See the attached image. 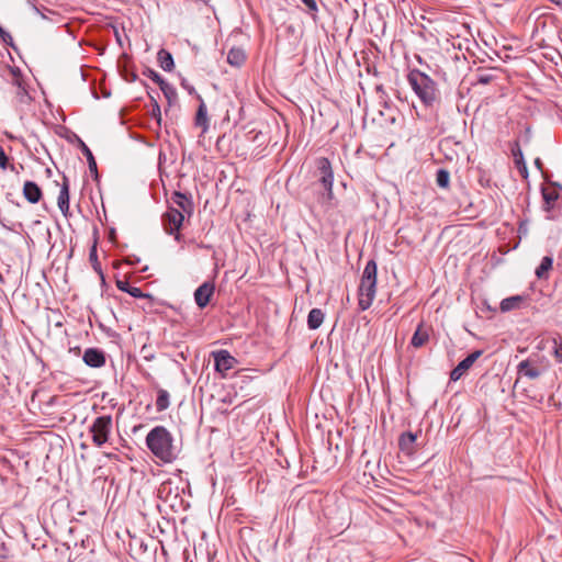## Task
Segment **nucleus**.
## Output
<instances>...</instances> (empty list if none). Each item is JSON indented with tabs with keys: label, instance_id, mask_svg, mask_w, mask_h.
<instances>
[{
	"label": "nucleus",
	"instance_id": "nucleus-1",
	"mask_svg": "<svg viewBox=\"0 0 562 562\" xmlns=\"http://www.w3.org/2000/svg\"><path fill=\"white\" fill-rule=\"evenodd\" d=\"M146 446L164 463H172L180 452L172 434L165 426H155L147 434Z\"/></svg>",
	"mask_w": 562,
	"mask_h": 562
},
{
	"label": "nucleus",
	"instance_id": "nucleus-2",
	"mask_svg": "<svg viewBox=\"0 0 562 562\" xmlns=\"http://www.w3.org/2000/svg\"><path fill=\"white\" fill-rule=\"evenodd\" d=\"M314 166V177L317 178V180L311 186V189L315 192V196L311 203L328 206L334 199V172L331 164L328 158L318 157L315 159Z\"/></svg>",
	"mask_w": 562,
	"mask_h": 562
},
{
	"label": "nucleus",
	"instance_id": "nucleus-3",
	"mask_svg": "<svg viewBox=\"0 0 562 562\" xmlns=\"http://www.w3.org/2000/svg\"><path fill=\"white\" fill-rule=\"evenodd\" d=\"M407 81L422 103L432 108L439 101L437 83L427 74L412 69L407 75Z\"/></svg>",
	"mask_w": 562,
	"mask_h": 562
},
{
	"label": "nucleus",
	"instance_id": "nucleus-4",
	"mask_svg": "<svg viewBox=\"0 0 562 562\" xmlns=\"http://www.w3.org/2000/svg\"><path fill=\"white\" fill-rule=\"evenodd\" d=\"M376 274V262L373 259H371L366 263L358 290V305L361 311H367L372 305V302L375 296Z\"/></svg>",
	"mask_w": 562,
	"mask_h": 562
},
{
	"label": "nucleus",
	"instance_id": "nucleus-5",
	"mask_svg": "<svg viewBox=\"0 0 562 562\" xmlns=\"http://www.w3.org/2000/svg\"><path fill=\"white\" fill-rule=\"evenodd\" d=\"M541 389H508L510 395L515 401L521 403L529 398L535 405L541 404L544 398L543 393H539ZM547 391H549L547 389ZM548 406H553L562 409V389H555V392H546Z\"/></svg>",
	"mask_w": 562,
	"mask_h": 562
},
{
	"label": "nucleus",
	"instance_id": "nucleus-6",
	"mask_svg": "<svg viewBox=\"0 0 562 562\" xmlns=\"http://www.w3.org/2000/svg\"><path fill=\"white\" fill-rule=\"evenodd\" d=\"M201 402L209 404L216 412L225 414L237 397L235 389H199Z\"/></svg>",
	"mask_w": 562,
	"mask_h": 562
},
{
	"label": "nucleus",
	"instance_id": "nucleus-7",
	"mask_svg": "<svg viewBox=\"0 0 562 562\" xmlns=\"http://www.w3.org/2000/svg\"><path fill=\"white\" fill-rule=\"evenodd\" d=\"M50 389H34L31 395V404L43 414L53 415L55 407H66L67 400L63 395L50 394Z\"/></svg>",
	"mask_w": 562,
	"mask_h": 562
},
{
	"label": "nucleus",
	"instance_id": "nucleus-8",
	"mask_svg": "<svg viewBox=\"0 0 562 562\" xmlns=\"http://www.w3.org/2000/svg\"><path fill=\"white\" fill-rule=\"evenodd\" d=\"M183 221V213L175 206H169L161 216V225L165 233L173 236L177 241H181L183 238L182 234L180 233Z\"/></svg>",
	"mask_w": 562,
	"mask_h": 562
},
{
	"label": "nucleus",
	"instance_id": "nucleus-9",
	"mask_svg": "<svg viewBox=\"0 0 562 562\" xmlns=\"http://www.w3.org/2000/svg\"><path fill=\"white\" fill-rule=\"evenodd\" d=\"M89 431L92 435L94 446L102 447L109 441L112 431V417L110 415L97 417L89 427Z\"/></svg>",
	"mask_w": 562,
	"mask_h": 562
},
{
	"label": "nucleus",
	"instance_id": "nucleus-10",
	"mask_svg": "<svg viewBox=\"0 0 562 562\" xmlns=\"http://www.w3.org/2000/svg\"><path fill=\"white\" fill-rule=\"evenodd\" d=\"M562 193V186L549 181L547 186L541 187L543 200L542 210L547 213V220H554L553 210Z\"/></svg>",
	"mask_w": 562,
	"mask_h": 562
},
{
	"label": "nucleus",
	"instance_id": "nucleus-11",
	"mask_svg": "<svg viewBox=\"0 0 562 562\" xmlns=\"http://www.w3.org/2000/svg\"><path fill=\"white\" fill-rule=\"evenodd\" d=\"M210 357L214 360L215 371L223 378L228 376L232 370L235 372L238 361L229 351L225 349L214 350L210 353Z\"/></svg>",
	"mask_w": 562,
	"mask_h": 562
},
{
	"label": "nucleus",
	"instance_id": "nucleus-12",
	"mask_svg": "<svg viewBox=\"0 0 562 562\" xmlns=\"http://www.w3.org/2000/svg\"><path fill=\"white\" fill-rule=\"evenodd\" d=\"M422 434V430L417 432L405 431L398 437V449L406 456H413L416 452V440Z\"/></svg>",
	"mask_w": 562,
	"mask_h": 562
},
{
	"label": "nucleus",
	"instance_id": "nucleus-13",
	"mask_svg": "<svg viewBox=\"0 0 562 562\" xmlns=\"http://www.w3.org/2000/svg\"><path fill=\"white\" fill-rule=\"evenodd\" d=\"M482 355L481 350H475L468 355L463 360L459 362V364L451 371L450 380L456 382L458 381L480 358Z\"/></svg>",
	"mask_w": 562,
	"mask_h": 562
},
{
	"label": "nucleus",
	"instance_id": "nucleus-14",
	"mask_svg": "<svg viewBox=\"0 0 562 562\" xmlns=\"http://www.w3.org/2000/svg\"><path fill=\"white\" fill-rule=\"evenodd\" d=\"M215 291V285L212 282H203L194 291V301L200 308H204L211 301Z\"/></svg>",
	"mask_w": 562,
	"mask_h": 562
},
{
	"label": "nucleus",
	"instance_id": "nucleus-15",
	"mask_svg": "<svg viewBox=\"0 0 562 562\" xmlns=\"http://www.w3.org/2000/svg\"><path fill=\"white\" fill-rule=\"evenodd\" d=\"M82 360L91 368H101L105 364V352L99 348H88L83 352Z\"/></svg>",
	"mask_w": 562,
	"mask_h": 562
},
{
	"label": "nucleus",
	"instance_id": "nucleus-16",
	"mask_svg": "<svg viewBox=\"0 0 562 562\" xmlns=\"http://www.w3.org/2000/svg\"><path fill=\"white\" fill-rule=\"evenodd\" d=\"M171 201L177 205L183 215L188 214L189 216L193 213V201L190 195H187L180 191H175L171 196Z\"/></svg>",
	"mask_w": 562,
	"mask_h": 562
},
{
	"label": "nucleus",
	"instance_id": "nucleus-17",
	"mask_svg": "<svg viewBox=\"0 0 562 562\" xmlns=\"http://www.w3.org/2000/svg\"><path fill=\"white\" fill-rule=\"evenodd\" d=\"M23 196L32 204L38 203L43 196L42 189L34 181H25L23 186Z\"/></svg>",
	"mask_w": 562,
	"mask_h": 562
},
{
	"label": "nucleus",
	"instance_id": "nucleus-18",
	"mask_svg": "<svg viewBox=\"0 0 562 562\" xmlns=\"http://www.w3.org/2000/svg\"><path fill=\"white\" fill-rule=\"evenodd\" d=\"M57 205L60 210V212L64 214L65 217H68L69 215V183L68 179L64 177V182L61 184L58 199H57Z\"/></svg>",
	"mask_w": 562,
	"mask_h": 562
},
{
	"label": "nucleus",
	"instance_id": "nucleus-19",
	"mask_svg": "<svg viewBox=\"0 0 562 562\" xmlns=\"http://www.w3.org/2000/svg\"><path fill=\"white\" fill-rule=\"evenodd\" d=\"M429 331L430 328L426 326L424 323H420L412 337V346H414L415 348L423 347L429 339Z\"/></svg>",
	"mask_w": 562,
	"mask_h": 562
},
{
	"label": "nucleus",
	"instance_id": "nucleus-20",
	"mask_svg": "<svg viewBox=\"0 0 562 562\" xmlns=\"http://www.w3.org/2000/svg\"><path fill=\"white\" fill-rule=\"evenodd\" d=\"M196 98L200 100V104L195 114V125L202 127L203 132H206L209 130L206 104L204 103L200 94H196Z\"/></svg>",
	"mask_w": 562,
	"mask_h": 562
},
{
	"label": "nucleus",
	"instance_id": "nucleus-21",
	"mask_svg": "<svg viewBox=\"0 0 562 562\" xmlns=\"http://www.w3.org/2000/svg\"><path fill=\"white\" fill-rule=\"evenodd\" d=\"M512 153L514 156V161L516 165V168L518 169L521 177L527 178L528 177V168L524 158V154L518 145V143H515V146L512 148Z\"/></svg>",
	"mask_w": 562,
	"mask_h": 562
},
{
	"label": "nucleus",
	"instance_id": "nucleus-22",
	"mask_svg": "<svg viewBox=\"0 0 562 562\" xmlns=\"http://www.w3.org/2000/svg\"><path fill=\"white\" fill-rule=\"evenodd\" d=\"M78 144H79V148L81 150V153L83 154V156L86 157L87 161H88V168L90 170L91 173L94 175L95 179L98 178V167H97V161H95V158L92 154V151L90 150V148L86 145V143L78 138Z\"/></svg>",
	"mask_w": 562,
	"mask_h": 562
},
{
	"label": "nucleus",
	"instance_id": "nucleus-23",
	"mask_svg": "<svg viewBox=\"0 0 562 562\" xmlns=\"http://www.w3.org/2000/svg\"><path fill=\"white\" fill-rule=\"evenodd\" d=\"M246 60V54L243 48L233 47L227 53V63L234 67H240Z\"/></svg>",
	"mask_w": 562,
	"mask_h": 562
},
{
	"label": "nucleus",
	"instance_id": "nucleus-24",
	"mask_svg": "<svg viewBox=\"0 0 562 562\" xmlns=\"http://www.w3.org/2000/svg\"><path fill=\"white\" fill-rule=\"evenodd\" d=\"M324 312L321 308H312L307 316V327L312 330L317 329L324 322Z\"/></svg>",
	"mask_w": 562,
	"mask_h": 562
},
{
	"label": "nucleus",
	"instance_id": "nucleus-25",
	"mask_svg": "<svg viewBox=\"0 0 562 562\" xmlns=\"http://www.w3.org/2000/svg\"><path fill=\"white\" fill-rule=\"evenodd\" d=\"M553 258L551 256H544L541 259L540 265L536 269V276L538 279H548V273L552 269Z\"/></svg>",
	"mask_w": 562,
	"mask_h": 562
},
{
	"label": "nucleus",
	"instance_id": "nucleus-26",
	"mask_svg": "<svg viewBox=\"0 0 562 562\" xmlns=\"http://www.w3.org/2000/svg\"><path fill=\"white\" fill-rule=\"evenodd\" d=\"M522 301L524 297L520 295L509 296L501 302L499 308L502 312H509L519 308Z\"/></svg>",
	"mask_w": 562,
	"mask_h": 562
},
{
	"label": "nucleus",
	"instance_id": "nucleus-27",
	"mask_svg": "<svg viewBox=\"0 0 562 562\" xmlns=\"http://www.w3.org/2000/svg\"><path fill=\"white\" fill-rule=\"evenodd\" d=\"M158 63H159V66L165 71H170L173 68V66H175V61H173L172 55L168 50H166V49H160L158 52Z\"/></svg>",
	"mask_w": 562,
	"mask_h": 562
},
{
	"label": "nucleus",
	"instance_id": "nucleus-28",
	"mask_svg": "<svg viewBox=\"0 0 562 562\" xmlns=\"http://www.w3.org/2000/svg\"><path fill=\"white\" fill-rule=\"evenodd\" d=\"M518 373L519 375L535 379L539 376L540 371L538 370V368L531 366L528 361H521L518 366Z\"/></svg>",
	"mask_w": 562,
	"mask_h": 562
},
{
	"label": "nucleus",
	"instance_id": "nucleus-29",
	"mask_svg": "<svg viewBox=\"0 0 562 562\" xmlns=\"http://www.w3.org/2000/svg\"><path fill=\"white\" fill-rule=\"evenodd\" d=\"M169 393L165 389H160L156 398V411L164 412L169 407Z\"/></svg>",
	"mask_w": 562,
	"mask_h": 562
},
{
	"label": "nucleus",
	"instance_id": "nucleus-30",
	"mask_svg": "<svg viewBox=\"0 0 562 562\" xmlns=\"http://www.w3.org/2000/svg\"><path fill=\"white\" fill-rule=\"evenodd\" d=\"M89 260L92 265L93 270L100 276V278L102 280H104L103 271H102L101 265L98 260L97 244H94L90 249Z\"/></svg>",
	"mask_w": 562,
	"mask_h": 562
},
{
	"label": "nucleus",
	"instance_id": "nucleus-31",
	"mask_svg": "<svg viewBox=\"0 0 562 562\" xmlns=\"http://www.w3.org/2000/svg\"><path fill=\"white\" fill-rule=\"evenodd\" d=\"M158 86L169 103L177 99V91L175 87L168 83L165 79L164 83H159Z\"/></svg>",
	"mask_w": 562,
	"mask_h": 562
},
{
	"label": "nucleus",
	"instance_id": "nucleus-32",
	"mask_svg": "<svg viewBox=\"0 0 562 562\" xmlns=\"http://www.w3.org/2000/svg\"><path fill=\"white\" fill-rule=\"evenodd\" d=\"M450 182V173L446 169H439L436 173V183L440 188H448Z\"/></svg>",
	"mask_w": 562,
	"mask_h": 562
},
{
	"label": "nucleus",
	"instance_id": "nucleus-33",
	"mask_svg": "<svg viewBox=\"0 0 562 562\" xmlns=\"http://www.w3.org/2000/svg\"><path fill=\"white\" fill-rule=\"evenodd\" d=\"M302 3L307 8V13L311 15V18L316 21L317 14H318V2L321 0H301Z\"/></svg>",
	"mask_w": 562,
	"mask_h": 562
},
{
	"label": "nucleus",
	"instance_id": "nucleus-34",
	"mask_svg": "<svg viewBox=\"0 0 562 562\" xmlns=\"http://www.w3.org/2000/svg\"><path fill=\"white\" fill-rule=\"evenodd\" d=\"M101 402L104 404L103 408L109 407V408L114 409V408H116L119 406V403H117L116 398L112 397L110 395V393H108V392H103L102 393Z\"/></svg>",
	"mask_w": 562,
	"mask_h": 562
},
{
	"label": "nucleus",
	"instance_id": "nucleus-35",
	"mask_svg": "<svg viewBox=\"0 0 562 562\" xmlns=\"http://www.w3.org/2000/svg\"><path fill=\"white\" fill-rule=\"evenodd\" d=\"M0 38L5 45L10 46L14 50L16 49V46L14 45L11 34L9 32H7L1 25H0Z\"/></svg>",
	"mask_w": 562,
	"mask_h": 562
},
{
	"label": "nucleus",
	"instance_id": "nucleus-36",
	"mask_svg": "<svg viewBox=\"0 0 562 562\" xmlns=\"http://www.w3.org/2000/svg\"><path fill=\"white\" fill-rule=\"evenodd\" d=\"M143 75L146 76L147 78L151 79L157 85L164 83V78L151 68H146L143 71Z\"/></svg>",
	"mask_w": 562,
	"mask_h": 562
},
{
	"label": "nucleus",
	"instance_id": "nucleus-37",
	"mask_svg": "<svg viewBox=\"0 0 562 562\" xmlns=\"http://www.w3.org/2000/svg\"><path fill=\"white\" fill-rule=\"evenodd\" d=\"M127 293L135 297V299H143V297H149V294H145L142 289L139 288H136V286H131L130 291H127Z\"/></svg>",
	"mask_w": 562,
	"mask_h": 562
},
{
	"label": "nucleus",
	"instance_id": "nucleus-38",
	"mask_svg": "<svg viewBox=\"0 0 562 562\" xmlns=\"http://www.w3.org/2000/svg\"><path fill=\"white\" fill-rule=\"evenodd\" d=\"M12 85H14L18 89L22 90L24 94H27L25 82L22 76L12 78Z\"/></svg>",
	"mask_w": 562,
	"mask_h": 562
},
{
	"label": "nucleus",
	"instance_id": "nucleus-39",
	"mask_svg": "<svg viewBox=\"0 0 562 562\" xmlns=\"http://www.w3.org/2000/svg\"><path fill=\"white\" fill-rule=\"evenodd\" d=\"M9 165V157L4 153L3 148H0V168L5 170Z\"/></svg>",
	"mask_w": 562,
	"mask_h": 562
},
{
	"label": "nucleus",
	"instance_id": "nucleus-40",
	"mask_svg": "<svg viewBox=\"0 0 562 562\" xmlns=\"http://www.w3.org/2000/svg\"><path fill=\"white\" fill-rule=\"evenodd\" d=\"M181 87H182L183 89H186V90L188 91V93H189V94H194V95H196V94H198V93H196V91H195V89H194V87H193V86H191V85L187 81V79H184V78H182V80H181Z\"/></svg>",
	"mask_w": 562,
	"mask_h": 562
},
{
	"label": "nucleus",
	"instance_id": "nucleus-41",
	"mask_svg": "<svg viewBox=\"0 0 562 562\" xmlns=\"http://www.w3.org/2000/svg\"><path fill=\"white\" fill-rule=\"evenodd\" d=\"M493 76L490 74H482L477 76V82L481 85H487L492 81Z\"/></svg>",
	"mask_w": 562,
	"mask_h": 562
},
{
	"label": "nucleus",
	"instance_id": "nucleus-42",
	"mask_svg": "<svg viewBox=\"0 0 562 562\" xmlns=\"http://www.w3.org/2000/svg\"><path fill=\"white\" fill-rule=\"evenodd\" d=\"M116 286L120 291L122 292H126L130 291L131 289V285L127 281L125 280H116Z\"/></svg>",
	"mask_w": 562,
	"mask_h": 562
},
{
	"label": "nucleus",
	"instance_id": "nucleus-43",
	"mask_svg": "<svg viewBox=\"0 0 562 562\" xmlns=\"http://www.w3.org/2000/svg\"><path fill=\"white\" fill-rule=\"evenodd\" d=\"M151 115L157 119L158 122H160V106L157 103L156 100H154L153 109H151Z\"/></svg>",
	"mask_w": 562,
	"mask_h": 562
},
{
	"label": "nucleus",
	"instance_id": "nucleus-44",
	"mask_svg": "<svg viewBox=\"0 0 562 562\" xmlns=\"http://www.w3.org/2000/svg\"><path fill=\"white\" fill-rule=\"evenodd\" d=\"M249 370H243L238 373L237 378L239 379L240 383H247V379H250L251 376L248 374Z\"/></svg>",
	"mask_w": 562,
	"mask_h": 562
},
{
	"label": "nucleus",
	"instance_id": "nucleus-45",
	"mask_svg": "<svg viewBox=\"0 0 562 562\" xmlns=\"http://www.w3.org/2000/svg\"><path fill=\"white\" fill-rule=\"evenodd\" d=\"M554 352L557 358L562 362V340L559 344L555 342Z\"/></svg>",
	"mask_w": 562,
	"mask_h": 562
},
{
	"label": "nucleus",
	"instance_id": "nucleus-46",
	"mask_svg": "<svg viewBox=\"0 0 562 562\" xmlns=\"http://www.w3.org/2000/svg\"><path fill=\"white\" fill-rule=\"evenodd\" d=\"M125 262L131 266H135L139 262V258L136 256H128L125 258Z\"/></svg>",
	"mask_w": 562,
	"mask_h": 562
},
{
	"label": "nucleus",
	"instance_id": "nucleus-47",
	"mask_svg": "<svg viewBox=\"0 0 562 562\" xmlns=\"http://www.w3.org/2000/svg\"><path fill=\"white\" fill-rule=\"evenodd\" d=\"M125 80L128 81V82H133V81H136L137 80V75L134 74V72H131L128 75H125Z\"/></svg>",
	"mask_w": 562,
	"mask_h": 562
},
{
	"label": "nucleus",
	"instance_id": "nucleus-48",
	"mask_svg": "<svg viewBox=\"0 0 562 562\" xmlns=\"http://www.w3.org/2000/svg\"><path fill=\"white\" fill-rule=\"evenodd\" d=\"M10 71L13 78L22 76L21 70L18 67H11Z\"/></svg>",
	"mask_w": 562,
	"mask_h": 562
},
{
	"label": "nucleus",
	"instance_id": "nucleus-49",
	"mask_svg": "<svg viewBox=\"0 0 562 562\" xmlns=\"http://www.w3.org/2000/svg\"><path fill=\"white\" fill-rule=\"evenodd\" d=\"M167 488H170V486H169V485H166V484H162V485H161V487L159 488V497H161V498H162V495H164V493H165V491H166Z\"/></svg>",
	"mask_w": 562,
	"mask_h": 562
},
{
	"label": "nucleus",
	"instance_id": "nucleus-50",
	"mask_svg": "<svg viewBox=\"0 0 562 562\" xmlns=\"http://www.w3.org/2000/svg\"><path fill=\"white\" fill-rule=\"evenodd\" d=\"M18 97L20 98L21 101L24 100L25 97H29V93L27 94H24L22 90L18 89V92H16Z\"/></svg>",
	"mask_w": 562,
	"mask_h": 562
},
{
	"label": "nucleus",
	"instance_id": "nucleus-51",
	"mask_svg": "<svg viewBox=\"0 0 562 562\" xmlns=\"http://www.w3.org/2000/svg\"><path fill=\"white\" fill-rule=\"evenodd\" d=\"M535 165L537 166L538 169H541L542 168V161L540 158H536L535 159Z\"/></svg>",
	"mask_w": 562,
	"mask_h": 562
}]
</instances>
